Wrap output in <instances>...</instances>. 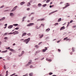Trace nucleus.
<instances>
[{
	"instance_id": "obj_1",
	"label": "nucleus",
	"mask_w": 76,
	"mask_h": 76,
	"mask_svg": "<svg viewBox=\"0 0 76 76\" xmlns=\"http://www.w3.org/2000/svg\"><path fill=\"white\" fill-rule=\"evenodd\" d=\"M30 38H29L28 39H26L23 41V42H26V44H28L29 42V41H30Z\"/></svg>"
},
{
	"instance_id": "obj_2",
	"label": "nucleus",
	"mask_w": 76,
	"mask_h": 76,
	"mask_svg": "<svg viewBox=\"0 0 76 76\" xmlns=\"http://www.w3.org/2000/svg\"><path fill=\"white\" fill-rule=\"evenodd\" d=\"M10 47H9L8 48H6V49L7 50H9V49H10V51H12V52H13L14 53H15V50L12 49H10Z\"/></svg>"
},
{
	"instance_id": "obj_3",
	"label": "nucleus",
	"mask_w": 76,
	"mask_h": 76,
	"mask_svg": "<svg viewBox=\"0 0 76 76\" xmlns=\"http://www.w3.org/2000/svg\"><path fill=\"white\" fill-rule=\"evenodd\" d=\"M18 31H15L14 32H13V33H10V34H13L14 35H16V34H19V33L18 32Z\"/></svg>"
},
{
	"instance_id": "obj_4",
	"label": "nucleus",
	"mask_w": 76,
	"mask_h": 76,
	"mask_svg": "<svg viewBox=\"0 0 76 76\" xmlns=\"http://www.w3.org/2000/svg\"><path fill=\"white\" fill-rule=\"evenodd\" d=\"M34 25V23H29L27 25V26H32V25Z\"/></svg>"
},
{
	"instance_id": "obj_5",
	"label": "nucleus",
	"mask_w": 76,
	"mask_h": 76,
	"mask_svg": "<svg viewBox=\"0 0 76 76\" xmlns=\"http://www.w3.org/2000/svg\"><path fill=\"white\" fill-rule=\"evenodd\" d=\"M67 38H68V37H66L65 38H64V40H66V41H70V40H71L70 39Z\"/></svg>"
},
{
	"instance_id": "obj_6",
	"label": "nucleus",
	"mask_w": 76,
	"mask_h": 76,
	"mask_svg": "<svg viewBox=\"0 0 76 76\" xmlns=\"http://www.w3.org/2000/svg\"><path fill=\"white\" fill-rule=\"evenodd\" d=\"M17 7H18V6H16L12 10V11H15V10H16V8H17Z\"/></svg>"
},
{
	"instance_id": "obj_7",
	"label": "nucleus",
	"mask_w": 76,
	"mask_h": 76,
	"mask_svg": "<svg viewBox=\"0 0 76 76\" xmlns=\"http://www.w3.org/2000/svg\"><path fill=\"white\" fill-rule=\"evenodd\" d=\"M65 29V27H64V26L62 27L61 28H60V31H61V30H63V29Z\"/></svg>"
},
{
	"instance_id": "obj_8",
	"label": "nucleus",
	"mask_w": 76,
	"mask_h": 76,
	"mask_svg": "<svg viewBox=\"0 0 76 76\" xmlns=\"http://www.w3.org/2000/svg\"><path fill=\"white\" fill-rule=\"evenodd\" d=\"M12 28H13V25H10L8 27V28H9V29Z\"/></svg>"
},
{
	"instance_id": "obj_9",
	"label": "nucleus",
	"mask_w": 76,
	"mask_h": 76,
	"mask_svg": "<svg viewBox=\"0 0 76 76\" xmlns=\"http://www.w3.org/2000/svg\"><path fill=\"white\" fill-rule=\"evenodd\" d=\"M26 35V33H24L22 35V37H23V36H25Z\"/></svg>"
},
{
	"instance_id": "obj_10",
	"label": "nucleus",
	"mask_w": 76,
	"mask_h": 76,
	"mask_svg": "<svg viewBox=\"0 0 76 76\" xmlns=\"http://www.w3.org/2000/svg\"><path fill=\"white\" fill-rule=\"evenodd\" d=\"M50 31V29L49 28L47 29L46 30V32H48V31Z\"/></svg>"
},
{
	"instance_id": "obj_11",
	"label": "nucleus",
	"mask_w": 76,
	"mask_h": 76,
	"mask_svg": "<svg viewBox=\"0 0 76 76\" xmlns=\"http://www.w3.org/2000/svg\"><path fill=\"white\" fill-rule=\"evenodd\" d=\"M38 20H39V21H42V20H44V19L43 18L42 19H40Z\"/></svg>"
},
{
	"instance_id": "obj_12",
	"label": "nucleus",
	"mask_w": 76,
	"mask_h": 76,
	"mask_svg": "<svg viewBox=\"0 0 76 76\" xmlns=\"http://www.w3.org/2000/svg\"><path fill=\"white\" fill-rule=\"evenodd\" d=\"M32 62V60H30L28 62V64L30 65L31 63V62Z\"/></svg>"
},
{
	"instance_id": "obj_13",
	"label": "nucleus",
	"mask_w": 76,
	"mask_h": 76,
	"mask_svg": "<svg viewBox=\"0 0 76 76\" xmlns=\"http://www.w3.org/2000/svg\"><path fill=\"white\" fill-rule=\"evenodd\" d=\"M27 6H31V4L29 2H28L27 4Z\"/></svg>"
},
{
	"instance_id": "obj_14",
	"label": "nucleus",
	"mask_w": 76,
	"mask_h": 76,
	"mask_svg": "<svg viewBox=\"0 0 76 76\" xmlns=\"http://www.w3.org/2000/svg\"><path fill=\"white\" fill-rule=\"evenodd\" d=\"M69 5H66V6L64 7L63 8V9H65V8H66V7H68V6H69Z\"/></svg>"
},
{
	"instance_id": "obj_15",
	"label": "nucleus",
	"mask_w": 76,
	"mask_h": 76,
	"mask_svg": "<svg viewBox=\"0 0 76 76\" xmlns=\"http://www.w3.org/2000/svg\"><path fill=\"white\" fill-rule=\"evenodd\" d=\"M25 2H22L20 3V5H23L24 4H25Z\"/></svg>"
},
{
	"instance_id": "obj_16",
	"label": "nucleus",
	"mask_w": 76,
	"mask_h": 76,
	"mask_svg": "<svg viewBox=\"0 0 76 76\" xmlns=\"http://www.w3.org/2000/svg\"><path fill=\"white\" fill-rule=\"evenodd\" d=\"M33 75V73H31L29 74V75L30 76H32Z\"/></svg>"
},
{
	"instance_id": "obj_17",
	"label": "nucleus",
	"mask_w": 76,
	"mask_h": 76,
	"mask_svg": "<svg viewBox=\"0 0 76 76\" xmlns=\"http://www.w3.org/2000/svg\"><path fill=\"white\" fill-rule=\"evenodd\" d=\"M8 76V71H7L6 72V75L5 76Z\"/></svg>"
},
{
	"instance_id": "obj_18",
	"label": "nucleus",
	"mask_w": 76,
	"mask_h": 76,
	"mask_svg": "<svg viewBox=\"0 0 76 76\" xmlns=\"http://www.w3.org/2000/svg\"><path fill=\"white\" fill-rule=\"evenodd\" d=\"M7 52V50H5V51H3L2 52V53H6Z\"/></svg>"
},
{
	"instance_id": "obj_19",
	"label": "nucleus",
	"mask_w": 76,
	"mask_h": 76,
	"mask_svg": "<svg viewBox=\"0 0 76 76\" xmlns=\"http://www.w3.org/2000/svg\"><path fill=\"white\" fill-rule=\"evenodd\" d=\"M10 16H14V14L12 13H10Z\"/></svg>"
},
{
	"instance_id": "obj_20",
	"label": "nucleus",
	"mask_w": 76,
	"mask_h": 76,
	"mask_svg": "<svg viewBox=\"0 0 76 76\" xmlns=\"http://www.w3.org/2000/svg\"><path fill=\"white\" fill-rule=\"evenodd\" d=\"M34 47H35L36 48H38L39 47V46L38 45H35L34 46Z\"/></svg>"
},
{
	"instance_id": "obj_21",
	"label": "nucleus",
	"mask_w": 76,
	"mask_h": 76,
	"mask_svg": "<svg viewBox=\"0 0 76 76\" xmlns=\"http://www.w3.org/2000/svg\"><path fill=\"white\" fill-rule=\"evenodd\" d=\"M13 25L15 26H18V24H14Z\"/></svg>"
},
{
	"instance_id": "obj_22",
	"label": "nucleus",
	"mask_w": 76,
	"mask_h": 76,
	"mask_svg": "<svg viewBox=\"0 0 76 76\" xmlns=\"http://www.w3.org/2000/svg\"><path fill=\"white\" fill-rule=\"evenodd\" d=\"M44 36V35H43V34H42L39 37V38H41L42 37H43Z\"/></svg>"
},
{
	"instance_id": "obj_23",
	"label": "nucleus",
	"mask_w": 76,
	"mask_h": 76,
	"mask_svg": "<svg viewBox=\"0 0 76 76\" xmlns=\"http://www.w3.org/2000/svg\"><path fill=\"white\" fill-rule=\"evenodd\" d=\"M1 19L2 20V21L3 20H4V19H5V17H3L2 19Z\"/></svg>"
},
{
	"instance_id": "obj_24",
	"label": "nucleus",
	"mask_w": 76,
	"mask_h": 76,
	"mask_svg": "<svg viewBox=\"0 0 76 76\" xmlns=\"http://www.w3.org/2000/svg\"><path fill=\"white\" fill-rule=\"evenodd\" d=\"M61 18H60L58 20V22H60L61 21Z\"/></svg>"
},
{
	"instance_id": "obj_25",
	"label": "nucleus",
	"mask_w": 76,
	"mask_h": 76,
	"mask_svg": "<svg viewBox=\"0 0 76 76\" xmlns=\"http://www.w3.org/2000/svg\"><path fill=\"white\" fill-rule=\"evenodd\" d=\"M47 50H46L45 49H43L42 50V52H45Z\"/></svg>"
},
{
	"instance_id": "obj_26",
	"label": "nucleus",
	"mask_w": 76,
	"mask_h": 76,
	"mask_svg": "<svg viewBox=\"0 0 76 76\" xmlns=\"http://www.w3.org/2000/svg\"><path fill=\"white\" fill-rule=\"evenodd\" d=\"M27 35L28 36H31V33H29L27 34Z\"/></svg>"
},
{
	"instance_id": "obj_27",
	"label": "nucleus",
	"mask_w": 76,
	"mask_h": 76,
	"mask_svg": "<svg viewBox=\"0 0 76 76\" xmlns=\"http://www.w3.org/2000/svg\"><path fill=\"white\" fill-rule=\"evenodd\" d=\"M38 6L39 7L41 6V4L39 3L38 4Z\"/></svg>"
},
{
	"instance_id": "obj_28",
	"label": "nucleus",
	"mask_w": 76,
	"mask_h": 76,
	"mask_svg": "<svg viewBox=\"0 0 76 76\" xmlns=\"http://www.w3.org/2000/svg\"><path fill=\"white\" fill-rule=\"evenodd\" d=\"M16 75V73H14L12 74V75H10V76H14V75Z\"/></svg>"
},
{
	"instance_id": "obj_29",
	"label": "nucleus",
	"mask_w": 76,
	"mask_h": 76,
	"mask_svg": "<svg viewBox=\"0 0 76 76\" xmlns=\"http://www.w3.org/2000/svg\"><path fill=\"white\" fill-rule=\"evenodd\" d=\"M53 13H54V12H50V13L49 14V15H51V14H53Z\"/></svg>"
},
{
	"instance_id": "obj_30",
	"label": "nucleus",
	"mask_w": 76,
	"mask_h": 76,
	"mask_svg": "<svg viewBox=\"0 0 76 76\" xmlns=\"http://www.w3.org/2000/svg\"><path fill=\"white\" fill-rule=\"evenodd\" d=\"M47 6L46 4H44L43 5V7H45V6Z\"/></svg>"
},
{
	"instance_id": "obj_31",
	"label": "nucleus",
	"mask_w": 76,
	"mask_h": 76,
	"mask_svg": "<svg viewBox=\"0 0 76 76\" xmlns=\"http://www.w3.org/2000/svg\"><path fill=\"white\" fill-rule=\"evenodd\" d=\"M19 29V28L17 27L15 29H16V30H18V29Z\"/></svg>"
},
{
	"instance_id": "obj_32",
	"label": "nucleus",
	"mask_w": 76,
	"mask_h": 76,
	"mask_svg": "<svg viewBox=\"0 0 76 76\" xmlns=\"http://www.w3.org/2000/svg\"><path fill=\"white\" fill-rule=\"evenodd\" d=\"M72 51H73V52H74V51H75V49H74V48L73 47L72 48Z\"/></svg>"
},
{
	"instance_id": "obj_33",
	"label": "nucleus",
	"mask_w": 76,
	"mask_h": 76,
	"mask_svg": "<svg viewBox=\"0 0 76 76\" xmlns=\"http://www.w3.org/2000/svg\"><path fill=\"white\" fill-rule=\"evenodd\" d=\"M58 25V23H56L55 24V26H56V25Z\"/></svg>"
},
{
	"instance_id": "obj_34",
	"label": "nucleus",
	"mask_w": 76,
	"mask_h": 76,
	"mask_svg": "<svg viewBox=\"0 0 76 76\" xmlns=\"http://www.w3.org/2000/svg\"><path fill=\"white\" fill-rule=\"evenodd\" d=\"M49 75H53V73L52 72H50L49 73Z\"/></svg>"
},
{
	"instance_id": "obj_35",
	"label": "nucleus",
	"mask_w": 76,
	"mask_h": 76,
	"mask_svg": "<svg viewBox=\"0 0 76 76\" xmlns=\"http://www.w3.org/2000/svg\"><path fill=\"white\" fill-rule=\"evenodd\" d=\"M29 65H30V64H27L25 66L26 67L27 66H29Z\"/></svg>"
},
{
	"instance_id": "obj_36",
	"label": "nucleus",
	"mask_w": 76,
	"mask_h": 76,
	"mask_svg": "<svg viewBox=\"0 0 76 76\" xmlns=\"http://www.w3.org/2000/svg\"><path fill=\"white\" fill-rule=\"evenodd\" d=\"M4 7V5H2L0 7V9H1V8H3V7Z\"/></svg>"
},
{
	"instance_id": "obj_37",
	"label": "nucleus",
	"mask_w": 76,
	"mask_h": 76,
	"mask_svg": "<svg viewBox=\"0 0 76 76\" xmlns=\"http://www.w3.org/2000/svg\"><path fill=\"white\" fill-rule=\"evenodd\" d=\"M50 1V0H47V1H46V3H48Z\"/></svg>"
},
{
	"instance_id": "obj_38",
	"label": "nucleus",
	"mask_w": 76,
	"mask_h": 76,
	"mask_svg": "<svg viewBox=\"0 0 76 76\" xmlns=\"http://www.w3.org/2000/svg\"><path fill=\"white\" fill-rule=\"evenodd\" d=\"M41 25L43 27H44V24H41Z\"/></svg>"
},
{
	"instance_id": "obj_39",
	"label": "nucleus",
	"mask_w": 76,
	"mask_h": 76,
	"mask_svg": "<svg viewBox=\"0 0 76 76\" xmlns=\"http://www.w3.org/2000/svg\"><path fill=\"white\" fill-rule=\"evenodd\" d=\"M73 22V20H71L70 21V23H72V22Z\"/></svg>"
},
{
	"instance_id": "obj_40",
	"label": "nucleus",
	"mask_w": 76,
	"mask_h": 76,
	"mask_svg": "<svg viewBox=\"0 0 76 76\" xmlns=\"http://www.w3.org/2000/svg\"><path fill=\"white\" fill-rule=\"evenodd\" d=\"M58 51L59 52H60V51H61V50H60V49H58Z\"/></svg>"
},
{
	"instance_id": "obj_41",
	"label": "nucleus",
	"mask_w": 76,
	"mask_h": 76,
	"mask_svg": "<svg viewBox=\"0 0 76 76\" xmlns=\"http://www.w3.org/2000/svg\"><path fill=\"white\" fill-rule=\"evenodd\" d=\"M34 17H32L31 18V20H33V19H34Z\"/></svg>"
},
{
	"instance_id": "obj_42",
	"label": "nucleus",
	"mask_w": 76,
	"mask_h": 76,
	"mask_svg": "<svg viewBox=\"0 0 76 76\" xmlns=\"http://www.w3.org/2000/svg\"><path fill=\"white\" fill-rule=\"evenodd\" d=\"M33 67V66L32 65H30V68H32V67Z\"/></svg>"
},
{
	"instance_id": "obj_43",
	"label": "nucleus",
	"mask_w": 76,
	"mask_h": 76,
	"mask_svg": "<svg viewBox=\"0 0 76 76\" xmlns=\"http://www.w3.org/2000/svg\"><path fill=\"white\" fill-rule=\"evenodd\" d=\"M63 2H61L60 3V4H63Z\"/></svg>"
},
{
	"instance_id": "obj_44",
	"label": "nucleus",
	"mask_w": 76,
	"mask_h": 76,
	"mask_svg": "<svg viewBox=\"0 0 76 76\" xmlns=\"http://www.w3.org/2000/svg\"><path fill=\"white\" fill-rule=\"evenodd\" d=\"M4 69H6V66H5V65L4 66Z\"/></svg>"
},
{
	"instance_id": "obj_45",
	"label": "nucleus",
	"mask_w": 76,
	"mask_h": 76,
	"mask_svg": "<svg viewBox=\"0 0 76 76\" xmlns=\"http://www.w3.org/2000/svg\"><path fill=\"white\" fill-rule=\"evenodd\" d=\"M23 40H24V39H20V41H23Z\"/></svg>"
},
{
	"instance_id": "obj_46",
	"label": "nucleus",
	"mask_w": 76,
	"mask_h": 76,
	"mask_svg": "<svg viewBox=\"0 0 76 76\" xmlns=\"http://www.w3.org/2000/svg\"><path fill=\"white\" fill-rule=\"evenodd\" d=\"M30 10V8H28L27 9V10Z\"/></svg>"
},
{
	"instance_id": "obj_47",
	"label": "nucleus",
	"mask_w": 76,
	"mask_h": 76,
	"mask_svg": "<svg viewBox=\"0 0 76 76\" xmlns=\"http://www.w3.org/2000/svg\"><path fill=\"white\" fill-rule=\"evenodd\" d=\"M45 50H47L48 49H47V47H45Z\"/></svg>"
},
{
	"instance_id": "obj_48",
	"label": "nucleus",
	"mask_w": 76,
	"mask_h": 76,
	"mask_svg": "<svg viewBox=\"0 0 76 76\" xmlns=\"http://www.w3.org/2000/svg\"><path fill=\"white\" fill-rule=\"evenodd\" d=\"M41 28V26H39V27L37 28V29H39V28Z\"/></svg>"
},
{
	"instance_id": "obj_49",
	"label": "nucleus",
	"mask_w": 76,
	"mask_h": 76,
	"mask_svg": "<svg viewBox=\"0 0 76 76\" xmlns=\"http://www.w3.org/2000/svg\"><path fill=\"white\" fill-rule=\"evenodd\" d=\"M48 61H52V60L51 59H49V60H48Z\"/></svg>"
},
{
	"instance_id": "obj_50",
	"label": "nucleus",
	"mask_w": 76,
	"mask_h": 76,
	"mask_svg": "<svg viewBox=\"0 0 76 76\" xmlns=\"http://www.w3.org/2000/svg\"><path fill=\"white\" fill-rule=\"evenodd\" d=\"M7 33H5L4 34V35H7Z\"/></svg>"
},
{
	"instance_id": "obj_51",
	"label": "nucleus",
	"mask_w": 76,
	"mask_h": 76,
	"mask_svg": "<svg viewBox=\"0 0 76 76\" xmlns=\"http://www.w3.org/2000/svg\"><path fill=\"white\" fill-rule=\"evenodd\" d=\"M53 6L50 5V8H51V7H52Z\"/></svg>"
},
{
	"instance_id": "obj_52",
	"label": "nucleus",
	"mask_w": 76,
	"mask_h": 76,
	"mask_svg": "<svg viewBox=\"0 0 76 76\" xmlns=\"http://www.w3.org/2000/svg\"><path fill=\"white\" fill-rule=\"evenodd\" d=\"M41 43H42V42H41L39 43L38 44V45H40V44H41Z\"/></svg>"
},
{
	"instance_id": "obj_53",
	"label": "nucleus",
	"mask_w": 76,
	"mask_h": 76,
	"mask_svg": "<svg viewBox=\"0 0 76 76\" xmlns=\"http://www.w3.org/2000/svg\"><path fill=\"white\" fill-rule=\"evenodd\" d=\"M7 37H5L4 38V39H7Z\"/></svg>"
},
{
	"instance_id": "obj_54",
	"label": "nucleus",
	"mask_w": 76,
	"mask_h": 76,
	"mask_svg": "<svg viewBox=\"0 0 76 76\" xmlns=\"http://www.w3.org/2000/svg\"><path fill=\"white\" fill-rule=\"evenodd\" d=\"M23 53H24V51H22V54H23Z\"/></svg>"
},
{
	"instance_id": "obj_55",
	"label": "nucleus",
	"mask_w": 76,
	"mask_h": 76,
	"mask_svg": "<svg viewBox=\"0 0 76 76\" xmlns=\"http://www.w3.org/2000/svg\"><path fill=\"white\" fill-rule=\"evenodd\" d=\"M60 40H58L57 42V43H58V42H60Z\"/></svg>"
},
{
	"instance_id": "obj_56",
	"label": "nucleus",
	"mask_w": 76,
	"mask_h": 76,
	"mask_svg": "<svg viewBox=\"0 0 76 76\" xmlns=\"http://www.w3.org/2000/svg\"><path fill=\"white\" fill-rule=\"evenodd\" d=\"M12 52H10L9 53L10 55H12Z\"/></svg>"
},
{
	"instance_id": "obj_57",
	"label": "nucleus",
	"mask_w": 76,
	"mask_h": 76,
	"mask_svg": "<svg viewBox=\"0 0 76 76\" xmlns=\"http://www.w3.org/2000/svg\"><path fill=\"white\" fill-rule=\"evenodd\" d=\"M44 58V57L42 58L41 59V60H43V59Z\"/></svg>"
},
{
	"instance_id": "obj_58",
	"label": "nucleus",
	"mask_w": 76,
	"mask_h": 76,
	"mask_svg": "<svg viewBox=\"0 0 76 76\" xmlns=\"http://www.w3.org/2000/svg\"><path fill=\"white\" fill-rule=\"evenodd\" d=\"M73 27H74V28H76V26H74Z\"/></svg>"
},
{
	"instance_id": "obj_59",
	"label": "nucleus",
	"mask_w": 76,
	"mask_h": 76,
	"mask_svg": "<svg viewBox=\"0 0 76 76\" xmlns=\"http://www.w3.org/2000/svg\"><path fill=\"white\" fill-rule=\"evenodd\" d=\"M33 14H34V12H32L31 13V15H33Z\"/></svg>"
},
{
	"instance_id": "obj_60",
	"label": "nucleus",
	"mask_w": 76,
	"mask_h": 76,
	"mask_svg": "<svg viewBox=\"0 0 76 76\" xmlns=\"http://www.w3.org/2000/svg\"><path fill=\"white\" fill-rule=\"evenodd\" d=\"M49 60V59L48 58L46 59V60H47V61H48Z\"/></svg>"
},
{
	"instance_id": "obj_61",
	"label": "nucleus",
	"mask_w": 76,
	"mask_h": 76,
	"mask_svg": "<svg viewBox=\"0 0 76 76\" xmlns=\"http://www.w3.org/2000/svg\"><path fill=\"white\" fill-rule=\"evenodd\" d=\"M7 24H5L4 26H7Z\"/></svg>"
},
{
	"instance_id": "obj_62",
	"label": "nucleus",
	"mask_w": 76,
	"mask_h": 76,
	"mask_svg": "<svg viewBox=\"0 0 76 76\" xmlns=\"http://www.w3.org/2000/svg\"><path fill=\"white\" fill-rule=\"evenodd\" d=\"M25 18H26V17H24L23 18V19H24Z\"/></svg>"
},
{
	"instance_id": "obj_63",
	"label": "nucleus",
	"mask_w": 76,
	"mask_h": 76,
	"mask_svg": "<svg viewBox=\"0 0 76 76\" xmlns=\"http://www.w3.org/2000/svg\"><path fill=\"white\" fill-rule=\"evenodd\" d=\"M16 45V44L15 43H14L13 44V45Z\"/></svg>"
},
{
	"instance_id": "obj_64",
	"label": "nucleus",
	"mask_w": 76,
	"mask_h": 76,
	"mask_svg": "<svg viewBox=\"0 0 76 76\" xmlns=\"http://www.w3.org/2000/svg\"><path fill=\"white\" fill-rule=\"evenodd\" d=\"M52 76H56V75H52Z\"/></svg>"
}]
</instances>
